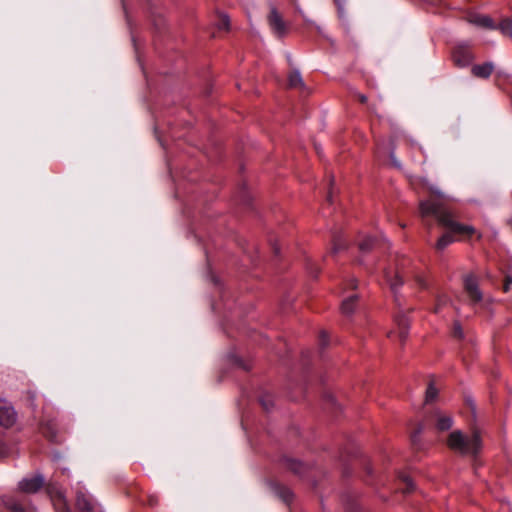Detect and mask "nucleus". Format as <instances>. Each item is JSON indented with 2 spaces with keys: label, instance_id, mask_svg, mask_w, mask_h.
<instances>
[{
  "label": "nucleus",
  "instance_id": "1",
  "mask_svg": "<svg viewBox=\"0 0 512 512\" xmlns=\"http://www.w3.org/2000/svg\"><path fill=\"white\" fill-rule=\"evenodd\" d=\"M420 216L423 219L427 217H435L438 223L449 229V232L444 233L436 242L435 248L438 251H443L446 247L454 242L453 235L460 237H470L476 231L471 225L461 224L453 219V215L449 209H447L438 200H425L419 203Z\"/></svg>",
  "mask_w": 512,
  "mask_h": 512
},
{
  "label": "nucleus",
  "instance_id": "2",
  "mask_svg": "<svg viewBox=\"0 0 512 512\" xmlns=\"http://www.w3.org/2000/svg\"><path fill=\"white\" fill-rule=\"evenodd\" d=\"M447 446L461 455L475 456L482 450L480 431L474 430L471 436H467L460 430H455L449 434Z\"/></svg>",
  "mask_w": 512,
  "mask_h": 512
},
{
  "label": "nucleus",
  "instance_id": "3",
  "mask_svg": "<svg viewBox=\"0 0 512 512\" xmlns=\"http://www.w3.org/2000/svg\"><path fill=\"white\" fill-rule=\"evenodd\" d=\"M76 507L80 512H100L96 503L80 488L76 491Z\"/></svg>",
  "mask_w": 512,
  "mask_h": 512
},
{
  "label": "nucleus",
  "instance_id": "4",
  "mask_svg": "<svg viewBox=\"0 0 512 512\" xmlns=\"http://www.w3.org/2000/svg\"><path fill=\"white\" fill-rule=\"evenodd\" d=\"M43 484L44 478L41 475H33L22 479L18 484V488L25 493H35L42 488Z\"/></svg>",
  "mask_w": 512,
  "mask_h": 512
},
{
  "label": "nucleus",
  "instance_id": "5",
  "mask_svg": "<svg viewBox=\"0 0 512 512\" xmlns=\"http://www.w3.org/2000/svg\"><path fill=\"white\" fill-rule=\"evenodd\" d=\"M268 22L271 29L277 36L282 37L286 33V24L274 6L270 9Z\"/></svg>",
  "mask_w": 512,
  "mask_h": 512
},
{
  "label": "nucleus",
  "instance_id": "6",
  "mask_svg": "<svg viewBox=\"0 0 512 512\" xmlns=\"http://www.w3.org/2000/svg\"><path fill=\"white\" fill-rule=\"evenodd\" d=\"M465 291L473 303L482 300V293L479 290L477 279L473 275H468L464 279Z\"/></svg>",
  "mask_w": 512,
  "mask_h": 512
},
{
  "label": "nucleus",
  "instance_id": "7",
  "mask_svg": "<svg viewBox=\"0 0 512 512\" xmlns=\"http://www.w3.org/2000/svg\"><path fill=\"white\" fill-rule=\"evenodd\" d=\"M467 21L470 24H473L475 26L491 29H496V24L494 23L493 19L487 15L478 14V13H472L469 14L467 17Z\"/></svg>",
  "mask_w": 512,
  "mask_h": 512
},
{
  "label": "nucleus",
  "instance_id": "8",
  "mask_svg": "<svg viewBox=\"0 0 512 512\" xmlns=\"http://www.w3.org/2000/svg\"><path fill=\"white\" fill-rule=\"evenodd\" d=\"M472 59V53L465 47H457L453 52L454 63L459 67H465L469 65Z\"/></svg>",
  "mask_w": 512,
  "mask_h": 512
},
{
  "label": "nucleus",
  "instance_id": "9",
  "mask_svg": "<svg viewBox=\"0 0 512 512\" xmlns=\"http://www.w3.org/2000/svg\"><path fill=\"white\" fill-rule=\"evenodd\" d=\"M17 421V413L14 408L2 403V428H11Z\"/></svg>",
  "mask_w": 512,
  "mask_h": 512
},
{
  "label": "nucleus",
  "instance_id": "10",
  "mask_svg": "<svg viewBox=\"0 0 512 512\" xmlns=\"http://www.w3.org/2000/svg\"><path fill=\"white\" fill-rule=\"evenodd\" d=\"M494 70V65L491 62L474 65L471 68V73L477 78L487 79L490 77Z\"/></svg>",
  "mask_w": 512,
  "mask_h": 512
},
{
  "label": "nucleus",
  "instance_id": "11",
  "mask_svg": "<svg viewBox=\"0 0 512 512\" xmlns=\"http://www.w3.org/2000/svg\"><path fill=\"white\" fill-rule=\"evenodd\" d=\"M395 323L398 329V336L400 341H404L408 336L409 320L404 314H398L395 317Z\"/></svg>",
  "mask_w": 512,
  "mask_h": 512
},
{
  "label": "nucleus",
  "instance_id": "12",
  "mask_svg": "<svg viewBox=\"0 0 512 512\" xmlns=\"http://www.w3.org/2000/svg\"><path fill=\"white\" fill-rule=\"evenodd\" d=\"M356 301H357L356 294H352L349 297H347L346 299H344L341 304V312L344 315L352 314L356 307Z\"/></svg>",
  "mask_w": 512,
  "mask_h": 512
},
{
  "label": "nucleus",
  "instance_id": "13",
  "mask_svg": "<svg viewBox=\"0 0 512 512\" xmlns=\"http://www.w3.org/2000/svg\"><path fill=\"white\" fill-rule=\"evenodd\" d=\"M385 277L393 291L397 290L403 283L404 272L397 270L394 278H391L388 272H385Z\"/></svg>",
  "mask_w": 512,
  "mask_h": 512
},
{
  "label": "nucleus",
  "instance_id": "14",
  "mask_svg": "<svg viewBox=\"0 0 512 512\" xmlns=\"http://www.w3.org/2000/svg\"><path fill=\"white\" fill-rule=\"evenodd\" d=\"M453 420L451 417L444 415V414H438L437 415V422H436V428L439 431H447L452 427Z\"/></svg>",
  "mask_w": 512,
  "mask_h": 512
},
{
  "label": "nucleus",
  "instance_id": "15",
  "mask_svg": "<svg viewBox=\"0 0 512 512\" xmlns=\"http://www.w3.org/2000/svg\"><path fill=\"white\" fill-rule=\"evenodd\" d=\"M503 36H507L512 39V17L503 19L498 25H496Z\"/></svg>",
  "mask_w": 512,
  "mask_h": 512
},
{
  "label": "nucleus",
  "instance_id": "16",
  "mask_svg": "<svg viewBox=\"0 0 512 512\" xmlns=\"http://www.w3.org/2000/svg\"><path fill=\"white\" fill-rule=\"evenodd\" d=\"M4 505L9 512H30L28 509L24 507L22 503H20L17 500H6L4 502Z\"/></svg>",
  "mask_w": 512,
  "mask_h": 512
},
{
  "label": "nucleus",
  "instance_id": "17",
  "mask_svg": "<svg viewBox=\"0 0 512 512\" xmlns=\"http://www.w3.org/2000/svg\"><path fill=\"white\" fill-rule=\"evenodd\" d=\"M288 82H289V86L292 88H301L304 86L302 77L298 71H293L289 75Z\"/></svg>",
  "mask_w": 512,
  "mask_h": 512
},
{
  "label": "nucleus",
  "instance_id": "18",
  "mask_svg": "<svg viewBox=\"0 0 512 512\" xmlns=\"http://www.w3.org/2000/svg\"><path fill=\"white\" fill-rule=\"evenodd\" d=\"M438 395V389L435 387L433 382H430L427 389H426V395H425V401L432 402L436 399Z\"/></svg>",
  "mask_w": 512,
  "mask_h": 512
},
{
  "label": "nucleus",
  "instance_id": "19",
  "mask_svg": "<svg viewBox=\"0 0 512 512\" xmlns=\"http://www.w3.org/2000/svg\"><path fill=\"white\" fill-rule=\"evenodd\" d=\"M375 246V240L372 238H366L359 243V249L363 252L369 251Z\"/></svg>",
  "mask_w": 512,
  "mask_h": 512
},
{
  "label": "nucleus",
  "instance_id": "20",
  "mask_svg": "<svg viewBox=\"0 0 512 512\" xmlns=\"http://www.w3.org/2000/svg\"><path fill=\"white\" fill-rule=\"evenodd\" d=\"M41 431H42V433H43L46 437H48L51 441H54V440H55L56 435H55L54 429H53V427H52V425H51V424L43 425V426L41 427Z\"/></svg>",
  "mask_w": 512,
  "mask_h": 512
},
{
  "label": "nucleus",
  "instance_id": "21",
  "mask_svg": "<svg viewBox=\"0 0 512 512\" xmlns=\"http://www.w3.org/2000/svg\"><path fill=\"white\" fill-rule=\"evenodd\" d=\"M230 26V20L227 15H221L218 22V28L220 30H228Z\"/></svg>",
  "mask_w": 512,
  "mask_h": 512
},
{
  "label": "nucleus",
  "instance_id": "22",
  "mask_svg": "<svg viewBox=\"0 0 512 512\" xmlns=\"http://www.w3.org/2000/svg\"><path fill=\"white\" fill-rule=\"evenodd\" d=\"M55 505L57 507L58 512H70L68 507H67L66 501H65V499L62 496H60L58 498V500L55 503Z\"/></svg>",
  "mask_w": 512,
  "mask_h": 512
},
{
  "label": "nucleus",
  "instance_id": "23",
  "mask_svg": "<svg viewBox=\"0 0 512 512\" xmlns=\"http://www.w3.org/2000/svg\"><path fill=\"white\" fill-rule=\"evenodd\" d=\"M405 483H406V489L404 490V493H408V492L412 491L413 490V482L411 481V479L406 478Z\"/></svg>",
  "mask_w": 512,
  "mask_h": 512
},
{
  "label": "nucleus",
  "instance_id": "24",
  "mask_svg": "<svg viewBox=\"0 0 512 512\" xmlns=\"http://www.w3.org/2000/svg\"><path fill=\"white\" fill-rule=\"evenodd\" d=\"M415 280H416V282L418 283L419 286H421V287L425 286V282H424V279H423L422 276L416 275L415 276Z\"/></svg>",
  "mask_w": 512,
  "mask_h": 512
},
{
  "label": "nucleus",
  "instance_id": "25",
  "mask_svg": "<svg viewBox=\"0 0 512 512\" xmlns=\"http://www.w3.org/2000/svg\"><path fill=\"white\" fill-rule=\"evenodd\" d=\"M512 283V278L510 276H507L506 277V282H505V285H504V291H508L509 289V285Z\"/></svg>",
  "mask_w": 512,
  "mask_h": 512
},
{
  "label": "nucleus",
  "instance_id": "26",
  "mask_svg": "<svg viewBox=\"0 0 512 512\" xmlns=\"http://www.w3.org/2000/svg\"><path fill=\"white\" fill-rule=\"evenodd\" d=\"M320 339L323 342V344H326V342H327V334L325 332H321Z\"/></svg>",
  "mask_w": 512,
  "mask_h": 512
},
{
  "label": "nucleus",
  "instance_id": "27",
  "mask_svg": "<svg viewBox=\"0 0 512 512\" xmlns=\"http://www.w3.org/2000/svg\"><path fill=\"white\" fill-rule=\"evenodd\" d=\"M290 496V492L286 491L285 494L283 495L284 501L288 502L290 500Z\"/></svg>",
  "mask_w": 512,
  "mask_h": 512
},
{
  "label": "nucleus",
  "instance_id": "28",
  "mask_svg": "<svg viewBox=\"0 0 512 512\" xmlns=\"http://www.w3.org/2000/svg\"><path fill=\"white\" fill-rule=\"evenodd\" d=\"M349 284H350V286H351L352 288H356V286H357V282H356V280H355V279H351Z\"/></svg>",
  "mask_w": 512,
  "mask_h": 512
},
{
  "label": "nucleus",
  "instance_id": "29",
  "mask_svg": "<svg viewBox=\"0 0 512 512\" xmlns=\"http://www.w3.org/2000/svg\"><path fill=\"white\" fill-rule=\"evenodd\" d=\"M359 99H360V101H361L362 103H365V102L367 101V98H366V96H364V95H361V96L359 97Z\"/></svg>",
  "mask_w": 512,
  "mask_h": 512
},
{
  "label": "nucleus",
  "instance_id": "30",
  "mask_svg": "<svg viewBox=\"0 0 512 512\" xmlns=\"http://www.w3.org/2000/svg\"><path fill=\"white\" fill-rule=\"evenodd\" d=\"M262 405L264 406L265 409H269L268 404L264 400H262Z\"/></svg>",
  "mask_w": 512,
  "mask_h": 512
},
{
  "label": "nucleus",
  "instance_id": "31",
  "mask_svg": "<svg viewBox=\"0 0 512 512\" xmlns=\"http://www.w3.org/2000/svg\"><path fill=\"white\" fill-rule=\"evenodd\" d=\"M430 1H431L432 3H434V4H437V3H440V2H441V0H430Z\"/></svg>",
  "mask_w": 512,
  "mask_h": 512
},
{
  "label": "nucleus",
  "instance_id": "32",
  "mask_svg": "<svg viewBox=\"0 0 512 512\" xmlns=\"http://www.w3.org/2000/svg\"><path fill=\"white\" fill-rule=\"evenodd\" d=\"M327 200H328L329 202H331V194H329V195H328Z\"/></svg>",
  "mask_w": 512,
  "mask_h": 512
}]
</instances>
